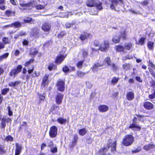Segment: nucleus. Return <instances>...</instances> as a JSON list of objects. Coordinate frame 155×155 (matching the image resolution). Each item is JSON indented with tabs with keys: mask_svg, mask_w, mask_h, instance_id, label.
<instances>
[{
	"mask_svg": "<svg viewBox=\"0 0 155 155\" xmlns=\"http://www.w3.org/2000/svg\"><path fill=\"white\" fill-rule=\"evenodd\" d=\"M95 6H96L97 8L100 10H101L102 9V3L101 2H100L99 4H97L96 3Z\"/></svg>",
	"mask_w": 155,
	"mask_h": 155,
	"instance_id": "c03bdc74",
	"label": "nucleus"
},
{
	"mask_svg": "<svg viewBox=\"0 0 155 155\" xmlns=\"http://www.w3.org/2000/svg\"><path fill=\"white\" fill-rule=\"evenodd\" d=\"M141 150V149L140 148H137L135 150H133L132 151V152L133 153H137V152H139Z\"/></svg>",
	"mask_w": 155,
	"mask_h": 155,
	"instance_id": "0e129e2a",
	"label": "nucleus"
},
{
	"mask_svg": "<svg viewBox=\"0 0 155 155\" xmlns=\"http://www.w3.org/2000/svg\"><path fill=\"white\" fill-rule=\"evenodd\" d=\"M49 77L48 74H46L42 79V84L44 86L47 85L48 84V79Z\"/></svg>",
	"mask_w": 155,
	"mask_h": 155,
	"instance_id": "6ab92c4d",
	"label": "nucleus"
},
{
	"mask_svg": "<svg viewBox=\"0 0 155 155\" xmlns=\"http://www.w3.org/2000/svg\"><path fill=\"white\" fill-rule=\"evenodd\" d=\"M63 71L64 72H68L69 71V69L68 68L65 66L62 68Z\"/></svg>",
	"mask_w": 155,
	"mask_h": 155,
	"instance_id": "8fccbe9b",
	"label": "nucleus"
},
{
	"mask_svg": "<svg viewBox=\"0 0 155 155\" xmlns=\"http://www.w3.org/2000/svg\"><path fill=\"white\" fill-rule=\"evenodd\" d=\"M63 97V95L60 93H58L56 97V101L57 104H59L61 103Z\"/></svg>",
	"mask_w": 155,
	"mask_h": 155,
	"instance_id": "f8f14e48",
	"label": "nucleus"
},
{
	"mask_svg": "<svg viewBox=\"0 0 155 155\" xmlns=\"http://www.w3.org/2000/svg\"><path fill=\"white\" fill-rule=\"evenodd\" d=\"M134 141V137L131 135H127L123 138L122 144L126 146L131 145Z\"/></svg>",
	"mask_w": 155,
	"mask_h": 155,
	"instance_id": "f257e3e1",
	"label": "nucleus"
},
{
	"mask_svg": "<svg viewBox=\"0 0 155 155\" xmlns=\"http://www.w3.org/2000/svg\"><path fill=\"white\" fill-rule=\"evenodd\" d=\"M5 153L2 145H0V153L3 154Z\"/></svg>",
	"mask_w": 155,
	"mask_h": 155,
	"instance_id": "5fc2aeb1",
	"label": "nucleus"
},
{
	"mask_svg": "<svg viewBox=\"0 0 155 155\" xmlns=\"http://www.w3.org/2000/svg\"><path fill=\"white\" fill-rule=\"evenodd\" d=\"M144 107L148 110L151 109L153 107V105L150 102H145L143 105Z\"/></svg>",
	"mask_w": 155,
	"mask_h": 155,
	"instance_id": "dca6fc26",
	"label": "nucleus"
},
{
	"mask_svg": "<svg viewBox=\"0 0 155 155\" xmlns=\"http://www.w3.org/2000/svg\"><path fill=\"white\" fill-rule=\"evenodd\" d=\"M39 72H37L35 71L34 73L32 74V76L33 77H35L39 76Z\"/></svg>",
	"mask_w": 155,
	"mask_h": 155,
	"instance_id": "4d7b16f0",
	"label": "nucleus"
},
{
	"mask_svg": "<svg viewBox=\"0 0 155 155\" xmlns=\"http://www.w3.org/2000/svg\"><path fill=\"white\" fill-rule=\"evenodd\" d=\"M132 47V44L130 43H126L124 45V49L127 50H130Z\"/></svg>",
	"mask_w": 155,
	"mask_h": 155,
	"instance_id": "bb28decb",
	"label": "nucleus"
},
{
	"mask_svg": "<svg viewBox=\"0 0 155 155\" xmlns=\"http://www.w3.org/2000/svg\"><path fill=\"white\" fill-rule=\"evenodd\" d=\"M36 3L35 2L34 0H32L27 3H25L23 2L20 1L19 4L22 7L24 8V9L27 8H31V7L35 6Z\"/></svg>",
	"mask_w": 155,
	"mask_h": 155,
	"instance_id": "f03ea898",
	"label": "nucleus"
},
{
	"mask_svg": "<svg viewBox=\"0 0 155 155\" xmlns=\"http://www.w3.org/2000/svg\"><path fill=\"white\" fill-rule=\"evenodd\" d=\"M86 5L88 7H92L96 5V2L94 0H88Z\"/></svg>",
	"mask_w": 155,
	"mask_h": 155,
	"instance_id": "a211bd4d",
	"label": "nucleus"
},
{
	"mask_svg": "<svg viewBox=\"0 0 155 155\" xmlns=\"http://www.w3.org/2000/svg\"><path fill=\"white\" fill-rule=\"evenodd\" d=\"M21 83L20 81H15V82H11L8 83V86L11 87H15L19 85Z\"/></svg>",
	"mask_w": 155,
	"mask_h": 155,
	"instance_id": "412c9836",
	"label": "nucleus"
},
{
	"mask_svg": "<svg viewBox=\"0 0 155 155\" xmlns=\"http://www.w3.org/2000/svg\"><path fill=\"white\" fill-rule=\"evenodd\" d=\"M108 107L107 105L102 104L100 105L98 107V110L101 113L105 112L108 110Z\"/></svg>",
	"mask_w": 155,
	"mask_h": 155,
	"instance_id": "1a4fd4ad",
	"label": "nucleus"
},
{
	"mask_svg": "<svg viewBox=\"0 0 155 155\" xmlns=\"http://www.w3.org/2000/svg\"><path fill=\"white\" fill-rule=\"evenodd\" d=\"M124 47L121 45H118L117 47L116 50L118 51H124Z\"/></svg>",
	"mask_w": 155,
	"mask_h": 155,
	"instance_id": "f704fd0d",
	"label": "nucleus"
},
{
	"mask_svg": "<svg viewBox=\"0 0 155 155\" xmlns=\"http://www.w3.org/2000/svg\"><path fill=\"white\" fill-rule=\"evenodd\" d=\"M87 72H83L81 71H78L77 72V74L78 76L82 78L84 75Z\"/></svg>",
	"mask_w": 155,
	"mask_h": 155,
	"instance_id": "4c0bfd02",
	"label": "nucleus"
},
{
	"mask_svg": "<svg viewBox=\"0 0 155 155\" xmlns=\"http://www.w3.org/2000/svg\"><path fill=\"white\" fill-rule=\"evenodd\" d=\"M111 4L110 5V8L112 9H115V7L117 5L118 2L117 0H111Z\"/></svg>",
	"mask_w": 155,
	"mask_h": 155,
	"instance_id": "aec40b11",
	"label": "nucleus"
},
{
	"mask_svg": "<svg viewBox=\"0 0 155 155\" xmlns=\"http://www.w3.org/2000/svg\"><path fill=\"white\" fill-rule=\"evenodd\" d=\"M57 148L56 147L51 148V151L53 153H55L57 151Z\"/></svg>",
	"mask_w": 155,
	"mask_h": 155,
	"instance_id": "13d9d810",
	"label": "nucleus"
},
{
	"mask_svg": "<svg viewBox=\"0 0 155 155\" xmlns=\"http://www.w3.org/2000/svg\"><path fill=\"white\" fill-rule=\"evenodd\" d=\"M48 146L51 147L53 145L52 141L50 140H48Z\"/></svg>",
	"mask_w": 155,
	"mask_h": 155,
	"instance_id": "338daca9",
	"label": "nucleus"
},
{
	"mask_svg": "<svg viewBox=\"0 0 155 155\" xmlns=\"http://www.w3.org/2000/svg\"><path fill=\"white\" fill-rule=\"evenodd\" d=\"M130 11V12L135 14H140L141 13L140 12L138 11H136L135 10L131 9Z\"/></svg>",
	"mask_w": 155,
	"mask_h": 155,
	"instance_id": "6e6d98bb",
	"label": "nucleus"
},
{
	"mask_svg": "<svg viewBox=\"0 0 155 155\" xmlns=\"http://www.w3.org/2000/svg\"><path fill=\"white\" fill-rule=\"evenodd\" d=\"M65 33L64 32L62 31L58 35V38H61L65 35Z\"/></svg>",
	"mask_w": 155,
	"mask_h": 155,
	"instance_id": "bf43d9fd",
	"label": "nucleus"
},
{
	"mask_svg": "<svg viewBox=\"0 0 155 155\" xmlns=\"http://www.w3.org/2000/svg\"><path fill=\"white\" fill-rule=\"evenodd\" d=\"M109 42L108 41H105L101 44L98 49L102 51H105L108 50L109 47Z\"/></svg>",
	"mask_w": 155,
	"mask_h": 155,
	"instance_id": "39448f33",
	"label": "nucleus"
},
{
	"mask_svg": "<svg viewBox=\"0 0 155 155\" xmlns=\"http://www.w3.org/2000/svg\"><path fill=\"white\" fill-rule=\"evenodd\" d=\"M110 146L108 144L106 147L102 148L100 150V153L101 155H110L109 153L107 152V150L110 148Z\"/></svg>",
	"mask_w": 155,
	"mask_h": 155,
	"instance_id": "0eeeda50",
	"label": "nucleus"
},
{
	"mask_svg": "<svg viewBox=\"0 0 155 155\" xmlns=\"http://www.w3.org/2000/svg\"><path fill=\"white\" fill-rule=\"evenodd\" d=\"M84 62V60L78 62L76 65L77 67L79 68H81L82 67V65Z\"/></svg>",
	"mask_w": 155,
	"mask_h": 155,
	"instance_id": "2f4dec72",
	"label": "nucleus"
},
{
	"mask_svg": "<svg viewBox=\"0 0 155 155\" xmlns=\"http://www.w3.org/2000/svg\"><path fill=\"white\" fill-rule=\"evenodd\" d=\"M145 38L143 37H142L139 41V44L143 45L144 42Z\"/></svg>",
	"mask_w": 155,
	"mask_h": 155,
	"instance_id": "37998d69",
	"label": "nucleus"
},
{
	"mask_svg": "<svg viewBox=\"0 0 155 155\" xmlns=\"http://www.w3.org/2000/svg\"><path fill=\"white\" fill-rule=\"evenodd\" d=\"M64 82L61 79L58 80L57 83V89L61 91H63L64 89Z\"/></svg>",
	"mask_w": 155,
	"mask_h": 155,
	"instance_id": "20e7f679",
	"label": "nucleus"
},
{
	"mask_svg": "<svg viewBox=\"0 0 155 155\" xmlns=\"http://www.w3.org/2000/svg\"><path fill=\"white\" fill-rule=\"evenodd\" d=\"M8 114L10 116H11L12 115V112L10 110V107H8Z\"/></svg>",
	"mask_w": 155,
	"mask_h": 155,
	"instance_id": "69168bd1",
	"label": "nucleus"
},
{
	"mask_svg": "<svg viewBox=\"0 0 155 155\" xmlns=\"http://www.w3.org/2000/svg\"><path fill=\"white\" fill-rule=\"evenodd\" d=\"M38 53V51L35 48L31 49L30 51V53L32 55H35Z\"/></svg>",
	"mask_w": 155,
	"mask_h": 155,
	"instance_id": "a19ab883",
	"label": "nucleus"
},
{
	"mask_svg": "<svg viewBox=\"0 0 155 155\" xmlns=\"http://www.w3.org/2000/svg\"><path fill=\"white\" fill-rule=\"evenodd\" d=\"M65 56L61 55L58 56L56 58L55 62L57 64L61 63L64 60Z\"/></svg>",
	"mask_w": 155,
	"mask_h": 155,
	"instance_id": "ddd939ff",
	"label": "nucleus"
},
{
	"mask_svg": "<svg viewBox=\"0 0 155 155\" xmlns=\"http://www.w3.org/2000/svg\"><path fill=\"white\" fill-rule=\"evenodd\" d=\"M57 128L55 126H53L50 128L49 132L51 137L54 138L56 136L57 134Z\"/></svg>",
	"mask_w": 155,
	"mask_h": 155,
	"instance_id": "423d86ee",
	"label": "nucleus"
},
{
	"mask_svg": "<svg viewBox=\"0 0 155 155\" xmlns=\"http://www.w3.org/2000/svg\"><path fill=\"white\" fill-rule=\"evenodd\" d=\"M149 97L150 99H153V98L155 97V95L154 94V93H153V94H151L149 96Z\"/></svg>",
	"mask_w": 155,
	"mask_h": 155,
	"instance_id": "774afa93",
	"label": "nucleus"
},
{
	"mask_svg": "<svg viewBox=\"0 0 155 155\" xmlns=\"http://www.w3.org/2000/svg\"><path fill=\"white\" fill-rule=\"evenodd\" d=\"M153 42L152 41L149 42L147 44L148 47L150 50H152L153 49Z\"/></svg>",
	"mask_w": 155,
	"mask_h": 155,
	"instance_id": "c9c22d12",
	"label": "nucleus"
},
{
	"mask_svg": "<svg viewBox=\"0 0 155 155\" xmlns=\"http://www.w3.org/2000/svg\"><path fill=\"white\" fill-rule=\"evenodd\" d=\"M119 80L118 78L114 77L113 78L111 81V84L113 85H115L118 82Z\"/></svg>",
	"mask_w": 155,
	"mask_h": 155,
	"instance_id": "c756f323",
	"label": "nucleus"
},
{
	"mask_svg": "<svg viewBox=\"0 0 155 155\" xmlns=\"http://www.w3.org/2000/svg\"><path fill=\"white\" fill-rule=\"evenodd\" d=\"M74 23H67L65 24V25L66 28H70L71 26L74 25Z\"/></svg>",
	"mask_w": 155,
	"mask_h": 155,
	"instance_id": "09e8293b",
	"label": "nucleus"
},
{
	"mask_svg": "<svg viewBox=\"0 0 155 155\" xmlns=\"http://www.w3.org/2000/svg\"><path fill=\"white\" fill-rule=\"evenodd\" d=\"M36 7L37 9L40 10L43 9L44 8L45 6L41 5H36Z\"/></svg>",
	"mask_w": 155,
	"mask_h": 155,
	"instance_id": "3c124183",
	"label": "nucleus"
},
{
	"mask_svg": "<svg viewBox=\"0 0 155 155\" xmlns=\"http://www.w3.org/2000/svg\"><path fill=\"white\" fill-rule=\"evenodd\" d=\"M22 68V67L21 65H18L16 68H13L11 70L9 73V76L15 77L16 75L21 71Z\"/></svg>",
	"mask_w": 155,
	"mask_h": 155,
	"instance_id": "7ed1b4c3",
	"label": "nucleus"
},
{
	"mask_svg": "<svg viewBox=\"0 0 155 155\" xmlns=\"http://www.w3.org/2000/svg\"><path fill=\"white\" fill-rule=\"evenodd\" d=\"M12 12L10 10H8L6 11L5 12V14L6 15L8 16H11L12 14Z\"/></svg>",
	"mask_w": 155,
	"mask_h": 155,
	"instance_id": "603ef678",
	"label": "nucleus"
},
{
	"mask_svg": "<svg viewBox=\"0 0 155 155\" xmlns=\"http://www.w3.org/2000/svg\"><path fill=\"white\" fill-rule=\"evenodd\" d=\"M12 26L14 27L15 28H18L21 27V24L18 21H16L12 23Z\"/></svg>",
	"mask_w": 155,
	"mask_h": 155,
	"instance_id": "cd10ccee",
	"label": "nucleus"
},
{
	"mask_svg": "<svg viewBox=\"0 0 155 155\" xmlns=\"http://www.w3.org/2000/svg\"><path fill=\"white\" fill-rule=\"evenodd\" d=\"M121 35L123 39H126L125 32V31H121Z\"/></svg>",
	"mask_w": 155,
	"mask_h": 155,
	"instance_id": "864d4df0",
	"label": "nucleus"
},
{
	"mask_svg": "<svg viewBox=\"0 0 155 155\" xmlns=\"http://www.w3.org/2000/svg\"><path fill=\"white\" fill-rule=\"evenodd\" d=\"M39 34V30L37 28H34L31 34L35 37H37L38 36Z\"/></svg>",
	"mask_w": 155,
	"mask_h": 155,
	"instance_id": "4be33fe9",
	"label": "nucleus"
},
{
	"mask_svg": "<svg viewBox=\"0 0 155 155\" xmlns=\"http://www.w3.org/2000/svg\"><path fill=\"white\" fill-rule=\"evenodd\" d=\"M151 86L155 88V81L154 80H152L150 82Z\"/></svg>",
	"mask_w": 155,
	"mask_h": 155,
	"instance_id": "052dcab7",
	"label": "nucleus"
},
{
	"mask_svg": "<svg viewBox=\"0 0 155 155\" xmlns=\"http://www.w3.org/2000/svg\"><path fill=\"white\" fill-rule=\"evenodd\" d=\"M130 67V65L129 64H125L123 65V68L126 70L129 69Z\"/></svg>",
	"mask_w": 155,
	"mask_h": 155,
	"instance_id": "72a5a7b5",
	"label": "nucleus"
},
{
	"mask_svg": "<svg viewBox=\"0 0 155 155\" xmlns=\"http://www.w3.org/2000/svg\"><path fill=\"white\" fill-rule=\"evenodd\" d=\"M5 140L7 141H12L13 140V138L11 136L9 135L6 137Z\"/></svg>",
	"mask_w": 155,
	"mask_h": 155,
	"instance_id": "e433bc0d",
	"label": "nucleus"
},
{
	"mask_svg": "<svg viewBox=\"0 0 155 155\" xmlns=\"http://www.w3.org/2000/svg\"><path fill=\"white\" fill-rule=\"evenodd\" d=\"M9 55L8 53L4 54L0 56V61L4 59H6L7 58Z\"/></svg>",
	"mask_w": 155,
	"mask_h": 155,
	"instance_id": "58836bf2",
	"label": "nucleus"
},
{
	"mask_svg": "<svg viewBox=\"0 0 155 155\" xmlns=\"http://www.w3.org/2000/svg\"><path fill=\"white\" fill-rule=\"evenodd\" d=\"M78 139V135H74V137L73 140L72 141V144L71 145V147H73L75 146L77 143Z\"/></svg>",
	"mask_w": 155,
	"mask_h": 155,
	"instance_id": "393cba45",
	"label": "nucleus"
},
{
	"mask_svg": "<svg viewBox=\"0 0 155 155\" xmlns=\"http://www.w3.org/2000/svg\"><path fill=\"white\" fill-rule=\"evenodd\" d=\"M9 88H6L3 89L2 90V94L3 95H5L9 91Z\"/></svg>",
	"mask_w": 155,
	"mask_h": 155,
	"instance_id": "79ce46f5",
	"label": "nucleus"
},
{
	"mask_svg": "<svg viewBox=\"0 0 155 155\" xmlns=\"http://www.w3.org/2000/svg\"><path fill=\"white\" fill-rule=\"evenodd\" d=\"M129 128H131L133 130H134V128H136L138 130H140L141 128V127L138 124L134 123H132L131 124L129 127Z\"/></svg>",
	"mask_w": 155,
	"mask_h": 155,
	"instance_id": "f3484780",
	"label": "nucleus"
},
{
	"mask_svg": "<svg viewBox=\"0 0 155 155\" xmlns=\"http://www.w3.org/2000/svg\"><path fill=\"white\" fill-rule=\"evenodd\" d=\"M57 121L61 124H65L66 122V119L60 117L58 119Z\"/></svg>",
	"mask_w": 155,
	"mask_h": 155,
	"instance_id": "a878e982",
	"label": "nucleus"
},
{
	"mask_svg": "<svg viewBox=\"0 0 155 155\" xmlns=\"http://www.w3.org/2000/svg\"><path fill=\"white\" fill-rule=\"evenodd\" d=\"M6 126V124L5 122V120L4 119H2V123L1 124V127L4 128Z\"/></svg>",
	"mask_w": 155,
	"mask_h": 155,
	"instance_id": "49530a36",
	"label": "nucleus"
},
{
	"mask_svg": "<svg viewBox=\"0 0 155 155\" xmlns=\"http://www.w3.org/2000/svg\"><path fill=\"white\" fill-rule=\"evenodd\" d=\"M32 20V19L31 18H28L27 19L24 20V21L25 23H29Z\"/></svg>",
	"mask_w": 155,
	"mask_h": 155,
	"instance_id": "680f3d73",
	"label": "nucleus"
},
{
	"mask_svg": "<svg viewBox=\"0 0 155 155\" xmlns=\"http://www.w3.org/2000/svg\"><path fill=\"white\" fill-rule=\"evenodd\" d=\"M155 147V145L153 144H150L146 145L143 147V149L146 150H149Z\"/></svg>",
	"mask_w": 155,
	"mask_h": 155,
	"instance_id": "b1692460",
	"label": "nucleus"
},
{
	"mask_svg": "<svg viewBox=\"0 0 155 155\" xmlns=\"http://www.w3.org/2000/svg\"><path fill=\"white\" fill-rule=\"evenodd\" d=\"M141 4L144 5H147L148 4V2L147 0H146L141 2Z\"/></svg>",
	"mask_w": 155,
	"mask_h": 155,
	"instance_id": "e2e57ef3",
	"label": "nucleus"
},
{
	"mask_svg": "<svg viewBox=\"0 0 155 155\" xmlns=\"http://www.w3.org/2000/svg\"><path fill=\"white\" fill-rule=\"evenodd\" d=\"M103 65V64H101L99 63H97L95 64L93 67L91 68L93 72H97L98 70V68L99 67L102 66Z\"/></svg>",
	"mask_w": 155,
	"mask_h": 155,
	"instance_id": "2eb2a0df",
	"label": "nucleus"
},
{
	"mask_svg": "<svg viewBox=\"0 0 155 155\" xmlns=\"http://www.w3.org/2000/svg\"><path fill=\"white\" fill-rule=\"evenodd\" d=\"M51 25L48 23H44L42 26V29L45 31H49L51 29Z\"/></svg>",
	"mask_w": 155,
	"mask_h": 155,
	"instance_id": "9d476101",
	"label": "nucleus"
},
{
	"mask_svg": "<svg viewBox=\"0 0 155 155\" xmlns=\"http://www.w3.org/2000/svg\"><path fill=\"white\" fill-rule=\"evenodd\" d=\"M87 133V130L85 128L81 129L79 130V134L80 135L83 136L84 135Z\"/></svg>",
	"mask_w": 155,
	"mask_h": 155,
	"instance_id": "c85d7f7f",
	"label": "nucleus"
},
{
	"mask_svg": "<svg viewBox=\"0 0 155 155\" xmlns=\"http://www.w3.org/2000/svg\"><path fill=\"white\" fill-rule=\"evenodd\" d=\"M82 51V54L83 57L84 58L87 57L88 55V52L87 51L85 50H83Z\"/></svg>",
	"mask_w": 155,
	"mask_h": 155,
	"instance_id": "de8ad7c7",
	"label": "nucleus"
},
{
	"mask_svg": "<svg viewBox=\"0 0 155 155\" xmlns=\"http://www.w3.org/2000/svg\"><path fill=\"white\" fill-rule=\"evenodd\" d=\"M15 145V155H19L21 151L22 146L18 143H16Z\"/></svg>",
	"mask_w": 155,
	"mask_h": 155,
	"instance_id": "9b49d317",
	"label": "nucleus"
},
{
	"mask_svg": "<svg viewBox=\"0 0 155 155\" xmlns=\"http://www.w3.org/2000/svg\"><path fill=\"white\" fill-rule=\"evenodd\" d=\"M104 61L106 63L108 66L109 65H110V64L112 63L111 62V59L110 57L106 58L105 59Z\"/></svg>",
	"mask_w": 155,
	"mask_h": 155,
	"instance_id": "473e14b6",
	"label": "nucleus"
},
{
	"mask_svg": "<svg viewBox=\"0 0 155 155\" xmlns=\"http://www.w3.org/2000/svg\"><path fill=\"white\" fill-rule=\"evenodd\" d=\"M2 41L5 44H7L9 43V40L8 38L4 37L2 39Z\"/></svg>",
	"mask_w": 155,
	"mask_h": 155,
	"instance_id": "a18cd8bd",
	"label": "nucleus"
},
{
	"mask_svg": "<svg viewBox=\"0 0 155 155\" xmlns=\"http://www.w3.org/2000/svg\"><path fill=\"white\" fill-rule=\"evenodd\" d=\"M92 37V35L90 34L87 32H84L81 34L80 37V38L81 40L83 41L87 38H91Z\"/></svg>",
	"mask_w": 155,
	"mask_h": 155,
	"instance_id": "6e6552de",
	"label": "nucleus"
},
{
	"mask_svg": "<svg viewBox=\"0 0 155 155\" xmlns=\"http://www.w3.org/2000/svg\"><path fill=\"white\" fill-rule=\"evenodd\" d=\"M120 41V37L119 36L115 35L113 37L112 41L114 43H119Z\"/></svg>",
	"mask_w": 155,
	"mask_h": 155,
	"instance_id": "5701e85b",
	"label": "nucleus"
},
{
	"mask_svg": "<svg viewBox=\"0 0 155 155\" xmlns=\"http://www.w3.org/2000/svg\"><path fill=\"white\" fill-rule=\"evenodd\" d=\"M116 141H114L113 143L112 144L111 146V151H113L116 150Z\"/></svg>",
	"mask_w": 155,
	"mask_h": 155,
	"instance_id": "ea45409f",
	"label": "nucleus"
},
{
	"mask_svg": "<svg viewBox=\"0 0 155 155\" xmlns=\"http://www.w3.org/2000/svg\"><path fill=\"white\" fill-rule=\"evenodd\" d=\"M110 64V65H109V66H110L111 69L113 71H117V67L116 65L113 63H112Z\"/></svg>",
	"mask_w": 155,
	"mask_h": 155,
	"instance_id": "7c9ffc66",
	"label": "nucleus"
},
{
	"mask_svg": "<svg viewBox=\"0 0 155 155\" xmlns=\"http://www.w3.org/2000/svg\"><path fill=\"white\" fill-rule=\"evenodd\" d=\"M134 93L132 91L129 92L126 94V98L129 101L133 100L134 98Z\"/></svg>",
	"mask_w": 155,
	"mask_h": 155,
	"instance_id": "4468645a",
	"label": "nucleus"
}]
</instances>
